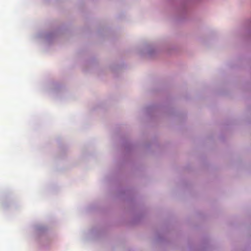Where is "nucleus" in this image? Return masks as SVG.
Listing matches in <instances>:
<instances>
[{
    "instance_id": "nucleus-1",
    "label": "nucleus",
    "mask_w": 251,
    "mask_h": 251,
    "mask_svg": "<svg viewBox=\"0 0 251 251\" xmlns=\"http://www.w3.org/2000/svg\"><path fill=\"white\" fill-rule=\"evenodd\" d=\"M54 35L53 33H43L39 35V38H44L47 42H50L54 39Z\"/></svg>"
},
{
    "instance_id": "nucleus-2",
    "label": "nucleus",
    "mask_w": 251,
    "mask_h": 251,
    "mask_svg": "<svg viewBox=\"0 0 251 251\" xmlns=\"http://www.w3.org/2000/svg\"><path fill=\"white\" fill-rule=\"evenodd\" d=\"M144 53L145 54H147L149 56H151L153 55V52L155 51V48L151 46H147L144 48Z\"/></svg>"
}]
</instances>
